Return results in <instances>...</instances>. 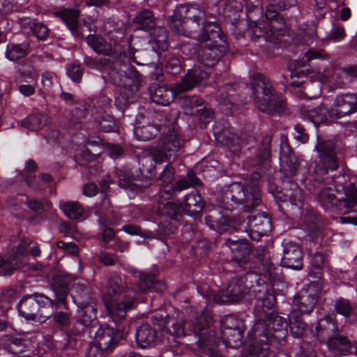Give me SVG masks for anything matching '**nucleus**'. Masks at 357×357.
Listing matches in <instances>:
<instances>
[{
    "label": "nucleus",
    "instance_id": "nucleus-10",
    "mask_svg": "<svg viewBox=\"0 0 357 357\" xmlns=\"http://www.w3.org/2000/svg\"><path fill=\"white\" fill-rule=\"evenodd\" d=\"M50 314L46 315L51 326L52 336L60 343L61 349H76L79 340L74 325L75 318L73 317L69 303H53L47 308Z\"/></svg>",
    "mask_w": 357,
    "mask_h": 357
},
{
    "label": "nucleus",
    "instance_id": "nucleus-36",
    "mask_svg": "<svg viewBox=\"0 0 357 357\" xmlns=\"http://www.w3.org/2000/svg\"><path fill=\"white\" fill-rule=\"evenodd\" d=\"M270 285L266 286V291L261 299L257 301V307H256L255 321L261 319L264 314L277 313L273 310L276 303V297L274 292V288Z\"/></svg>",
    "mask_w": 357,
    "mask_h": 357
},
{
    "label": "nucleus",
    "instance_id": "nucleus-57",
    "mask_svg": "<svg viewBox=\"0 0 357 357\" xmlns=\"http://www.w3.org/2000/svg\"><path fill=\"white\" fill-rule=\"evenodd\" d=\"M68 77L74 83H79L84 75V67L82 64L71 63L66 68Z\"/></svg>",
    "mask_w": 357,
    "mask_h": 357
},
{
    "label": "nucleus",
    "instance_id": "nucleus-31",
    "mask_svg": "<svg viewBox=\"0 0 357 357\" xmlns=\"http://www.w3.org/2000/svg\"><path fill=\"white\" fill-rule=\"evenodd\" d=\"M303 215V222L311 241L316 244L319 243V238H321L323 235L325 227L323 216L317 209L313 208H307L305 213H303L301 216ZM285 215L287 217L292 216L290 213L289 215ZM293 217H295V215H293ZM298 217H301V215H298ZM296 218H298V216H296Z\"/></svg>",
    "mask_w": 357,
    "mask_h": 357
},
{
    "label": "nucleus",
    "instance_id": "nucleus-40",
    "mask_svg": "<svg viewBox=\"0 0 357 357\" xmlns=\"http://www.w3.org/2000/svg\"><path fill=\"white\" fill-rule=\"evenodd\" d=\"M93 119L94 124L100 132L105 133L119 132V123L113 115L107 113H100V114L93 116Z\"/></svg>",
    "mask_w": 357,
    "mask_h": 357
},
{
    "label": "nucleus",
    "instance_id": "nucleus-16",
    "mask_svg": "<svg viewBox=\"0 0 357 357\" xmlns=\"http://www.w3.org/2000/svg\"><path fill=\"white\" fill-rule=\"evenodd\" d=\"M206 206V202L200 192L193 189L190 192L185 195L183 205L167 202L160 207L161 213L172 220L180 221L183 214L194 219L201 218L202 213Z\"/></svg>",
    "mask_w": 357,
    "mask_h": 357
},
{
    "label": "nucleus",
    "instance_id": "nucleus-55",
    "mask_svg": "<svg viewBox=\"0 0 357 357\" xmlns=\"http://www.w3.org/2000/svg\"><path fill=\"white\" fill-rule=\"evenodd\" d=\"M30 29L33 35L39 40L45 41L50 36V29L42 22H32Z\"/></svg>",
    "mask_w": 357,
    "mask_h": 357
},
{
    "label": "nucleus",
    "instance_id": "nucleus-4",
    "mask_svg": "<svg viewBox=\"0 0 357 357\" xmlns=\"http://www.w3.org/2000/svg\"><path fill=\"white\" fill-rule=\"evenodd\" d=\"M249 93L260 112L273 116H280L285 112L286 102L282 94L262 74L254 75L250 86L238 82L225 84L219 90L218 101L228 109L227 114H233L238 106L247 104Z\"/></svg>",
    "mask_w": 357,
    "mask_h": 357
},
{
    "label": "nucleus",
    "instance_id": "nucleus-8",
    "mask_svg": "<svg viewBox=\"0 0 357 357\" xmlns=\"http://www.w3.org/2000/svg\"><path fill=\"white\" fill-rule=\"evenodd\" d=\"M189 321H174L166 312H156L153 315V324H142L137 328L135 342L138 347L149 348L156 345L160 339L169 347H175L181 343V338L190 335L187 333Z\"/></svg>",
    "mask_w": 357,
    "mask_h": 357
},
{
    "label": "nucleus",
    "instance_id": "nucleus-7",
    "mask_svg": "<svg viewBox=\"0 0 357 357\" xmlns=\"http://www.w3.org/2000/svg\"><path fill=\"white\" fill-rule=\"evenodd\" d=\"M296 3L297 0H273L267 6L265 13L260 5L248 3L246 17L248 29L246 33L251 40L275 43L279 36H284L287 25L279 11L294 6Z\"/></svg>",
    "mask_w": 357,
    "mask_h": 357
},
{
    "label": "nucleus",
    "instance_id": "nucleus-24",
    "mask_svg": "<svg viewBox=\"0 0 357 357\" xmlns=\"http://www.w3.org/2000/svg\"><path fill=\"white\" fill-rule=\"evenodd\" d=\"M130 273L137 279V286L142 293H162L166 289L165 281L158 278L152 271H143L133 268L130 269Z\"/></svg>",
    "mask_w": 357,
    "mask_h": 357
},
{
    "label": "nucleus",
    "instance_id": "nucleus-15",
    "mask_svg": "<svg viewBox=\"0 0 357 357\" xmlns=\"http://www.w3.org/2000/svg\"><path fill=\"white\" fill-rule=\"evenodd\" d=\"M75 288L76 293L71 295L77 307V318L75 319L74 327L79 340L82 341V335L86 328L96 319L98 310L88 287L84 284H79Z\"/></svg>",
    "mask_w": 357,
    "mask_h": 357
},
{
    "label": "nucleus",
    "instance_id": "nucleus-42",
    "mask_svg": "<svg viewBox=\"0 0 357 357\" xmlns=\"http://www.w3.org/2000/svg\"><path fill=\"white\" fill-rule=\"evenodd\" d=\"M2 347L8 353L18 355L26 351L27 344L25 339L8 335L2 340Z\"/></svg>",
    "mask_w": 357,
    "mask_h": 357
},
{
    "label": "nucleus",
    "instance_id": "nucleus-32",
    "mask_svg": "<svg viewBox=\"0 0 357 357\" xmlns=\"http://www.w3.org/2000/svg\"><path fill=\"white\" fill-rule=\"evenodd\" d=\"M169 161L167 162L158 176V180L161 182L158 194L160 198L165 200L174 199L178 194V191H176L174 188L175 183H173L175 169Z\"/></svg>",
    "mask_w": 357,
    "mask_h": 357
},
{
    "label": "nucleus",
    "instance_id": "nucleus-11",
    "mask_svg": "<svg viewBox=\"0 0 357 357\" xmlns=\"http://www.w3.org/2000/svg\"><path fill=\"white\" fill-rule=\"evenodd\" d=\"M355 112H357V94L344 93L337 96L330 109L320 105L312 109L303 110L301 114L303 119L318 128L321 123H329V118L338 119Z\"/></svg>",
    "mask_w": 357,
    "mask_h": 357
},
{
    "label": "nucleus",
    "instance_id": "nucleus-2",
    "mask_svg": "<svg viewBox=\"0 0 357 357\" xmlns=\"http://www.w3.org/2000/svg\"><path fill=\"white\" fill-rule=\"evenodd\" d=\"M271 142L269 135L264 136L256 149L252 163L256 170L252 175L253 181L244 185L233 183L223 190L220 197V205L209 210L205 216L206 225L219 233L226 231L231 225V211L236 206L242 205L244 211L250 212L261 203V191L259 181L268 178L271 173Z\"/></svg>",
    "mask_w": 357,
    "mask_h": 357
},
{
    "label": "nucleus",
    "instance_id": "nucleus-51",
    "mask_svg": "<svg viewBox=\"0 0 357 357\" xmlns=\"http://www.w3.org/2000/svg\"><path fill=\"white\" fill-rule=\"evenodd\" d=\"M158 132V128L152 125L136 126L135 128V135L139 141H149L154 138Z\"/></svg>",
    "mask_w": 357,
    "mask_h": 357
},
{
    "label": "nucleus",
    "instance_id": "nucleus-62",
    "mask_svg": "<svg viewBox=\"0 0 357 357\" xmlns=\"http://www.w3.org/2000/svg\"><path fill=\"white\" fill-rule=\"evenodd\" d=\"M174 227L168 220L160 222L158 225L157 233L160 237H167L174 234Z\"/></svg>",
    "mask_w": 357,
    "mask_h": 357
},
{
    "label": "nucleus",
    "instance_id": "nucleus-28",
    "mask_svg": "<svg viewBox=\"0 0 357 357\" xmlns=\"http://www.w3.org/2000/svg\"><path fill=\"white\" fill-rule=\"evenodd\" d=\"M340 332L335 315L325 314L317 320L314 329L311 328L310 337L311 342L318 340L320 342H326L332 336Z\"/></svg>",
    "mask_w": 357,
    "mask_h": 357
},
{
    "label": "nucleus",
    "instance_id": "nucleus-56",
    "mask_svg": "<svg viewBox=\"0 0 357 357\" xmlns=\"http://www.w3.org/2000/svg\"><path fill=\"white\" fill-rule=\"evenodd\" d=\"M121 231L130 236H139L148 238L152 235V231L143 230L140 226L135 224H126L121 227Z\"/></svg>",
    "mask_w": 357,
    "mask_h": 357
},
{
    "label": "nucleus",
    "instance_id": "nucleus-53",
    "mask_svg": "<svg viewBox=\"0 0 357 357\" xmlns=\"http://www.w3.org/2000/svg\"><path fill=\"white\" fill-rule=\"evenodd\" d=\"M165 69L167 73L176 75L179 74L183 67L179 57L174 55H169L165 62Z\"/></svg>",
    "mask_w": 357,
    "mask_h": 357
},
{
    "label": "nucleus",
    "instance_id": "nucleus-6",
    "mask_svg": "<svg viewBox=\"0 0 357 357\" xmlns=\"http://www.w3.org/2000/svg\"><path fill=\"white\" fill-rule=\"evenodd\" d=\"M288 330L293 337L302 339L304 344L311 342L310 329L296 311H291L288 321L278 313L264 314L254 325L255 340L245 350L243 357H268L271 347H279L287 337Z\"/></svg>",
    "mask_w": 357,
    "mask_h": 357
},
{
    "label": "nucleus",
    "instance_id": "nucleus-61",
    "mask_svg": "<svg viewBox=\"0 0 357 357\" xmlns=\"http://www.w3.org/2000/svg\"><path fill=\"white\" fill-rule=\"evenodd\" d=\"M13 252L11 250L8 254L5 256H1L0 255V274L3 276H10L11 275V264L9 262H12L10 253Z\"/></svg>",
    "mask_w": 357,
    "mask_h": 357
},
{
    "label": "nucleus",
    "instance_id": "nucleus-13",
    "mask_svg": "<svg viewBox=\"0 0 357 357\" xmlns=\"http://www.w3.org/2000/svg\"><path fill=\"white\" fill-rule=\"evenodd\" d=\"M169 36L166 29L160 28L151 35L147 47L144 50H133L130 45L125 54L128 63L132 62L138 66H149L161 59L162 54L168 50Z\"/></svg>",
    "mask_w": 357,
    "mask_h": 357
},
{
    "label": "nucleus",
    "instance_id": "nucleus-60",
    "mask_svg": "<svg viewBox=\"0 0 357 357\" xmlns=\"http://www.w3.org/2000/svg\"><path fill=\"white\" fill-rule=\"evenodd\" d=\"M105 151L107 155L114 160L122 158L124 155L123 148L117 144L107 143Z\"/></svg>",
    "mask_w": 357,
    "mask_h": 357
},
{
    "label": "nucleus",
    "instance_id": "nucleus-25",
    "mask_svg": "<svg viewBox=\"0 0 357 357\" xmlns=\"http://www.w3.org/2000/svg\"><path fill=\"white\" fill-rule=\"evenodd\" d=\"M321 289L309 287L305 291H301L294 296V308L300 316L310 315L320 298Z\"/></svg>",
    "mask_w": 357,
    "mask_h": 357
},
{
    "label": "nucleus",
    "instance_id": "nucleus-26",
    "mask_svg": "<svg viewBox=\"0 0 357 357\" xmlns=\"http://www.w3.org/2000/svg\"><path fill=\"white\" fill-rule=\"evenodd\" d=\"M212 18L214 17L207 16L198 28L199 32L197 37L199 44H227V36L223 33L220 24L215 21H211Z\"/></svg>",
    "mask_w": 357,
    "mask_h": 357
},
{
    "label": "nucleus",
    "instance_id": "nucleus-52",
    "mask_svg": "<svg viewBox=\"0 0 357 357\" xmlns=\"http://www.w3.org/2000/svg\"><path fill=\"white\" fill-rule=\"evenodd\" d=\"M25 205L33 213V215L29 218L30 222H33L37 220L44 212L43 203L28 196L26 197Z\"/></svg>",
    "mask_w": 357,
    "mask_h": 357
},
{
    "label": "nucleus",
    "instance_id": "nucleus-1",
    "mask_svg": "<svg viewBox=\"0 0 357 357\" xmlns=\"http://www.w3.org/2000/svg\"><path fill=\"white\" fill-rule=\"evenodd\" d=\"M315 150L319 160L314 174H310L306 164L296 156L287 137H281L280 160L284 176L280 184L270 183L269 191L283 215L298 216L304 212L301 185L310 192L324 185L317 194V199L326 211L347 214L357 206V188L353 185L349 188L345 185L346 175L339 170L335 144L318 137Z\"/></svg>",
    "mask_w": 357,
    "mask_h": 357
},
{
    "label": "nucleus",
    "instance_id": "nucleus-38",
    "mask_svg": "<svg viewBox=\"0 0 357 357\" xmlns=\"http://www.w3.org/2000/svg\"><path fill=\"white\" fill-rule=\"evenodd\" d=\"M59 16L73 36L75 38H83L84 36L79 26V10L66 8L59 12Z\"/></svg>",
    "mask_w": 357,
    "mask_h": 357
},
{
    "label": "nucleus",
    "instance_id": "nucleus-20",
    "mask_svg": "<svg viewBox=\"0 0 357 357\" xmlns=\"http://www.w3.org/2000/svg\"><path fill=\"white\" fill-rule=\"evenodd\" d=\"M185 137L174 126L169 128L160 138L158 146L155 147L157 152L166 161L184 152Z\"/></svg>",
    "mask_w": 357,
    "mask_h": 357
},
{
    "label": "nucleus",
    "instance_id": "nucleus-23",
    "mask_svg": "<svg viewBox=\"0 0 357 357\" xmlns=\"http://www.w3.org/2000/svg\"><path fill=\"white\" fill-rule=\"evenodd\" d=\"M227 50V44H199V48L194 50V53L200 65L211 68L220 61Z\"/></svg>",
    "mask_w": 357,
    "mask_h": 357
},
{
    "label": "nucleus",
    "instance_id": "nucleus-48",
    "mask_svg": "<svg viewBox=\"0 0 357 357\" xmlns=\"http://www.w3.org/2000/svg\"><path fill=\"white\" fill-rule=\"evenodd\" d=\"M61 209L68 218L73 220L79 219L84 212V208L77 202H66L61 204Z\"/></svg>",
    "mask_w": 357,
    "mask_h": 357
},
{
    "label": "nucleus",
    "instance_id": "nucleus-35",
    "mask_svg": "<svg viewBox=\"0 0 357 357\" xmlns=\"http://www.w3.org/2000/svg\"><path fill=\"white\" fill-rule=\"evenodd\" d=\"M183 104L190 109L196 108V112L202 120L206 123L210 122L213 118V111L208 107L203 98L198 96H182Z\"/></svg>",
    "mask_w": 357,
    "mask_h": 357
},
{
    "label": "nucleus",
    "instance_id": "nucleus-9",
    "mask_svg": "<svg viewBox=\"0 0 357 357\" xmlns=\"http://www.w3.org/2000/svg\"><path fill=\"white\" fill-rule=\"evenodd\" d=\"M102 76L112 84L120 86L115 98L117 109L126 115L129 108L137 107V92L142 81V75L131 63H111L102 71ZM132 116V114H127Z\"/></svg>",
    "mask_w": 357,
    "mask_h": 357
},
{
    "label": "nucleus",
    "instance_id": "nucleus-46",
    "mask_svg": "<svg viewBox=\"0 0 357 357\" xmlns=\"http://www.w3.org/2000/svg\"><path fill=\"white\" fill-rule=\"evenodd\" d=\"M202 185L200 179L197 176L192 170H189L185 178H182L175 182L176 191L180 193L181 191L190 187H195Z\"/></svg>",
    "mask_w": 357,
    "mask_h": 357
},
{
    "label": "nucleus",
    "instance_id": "nucleus-19",
    "mask_svg": "<svg viewBox=\"0 0 357 357\" xmlns=\"http://www.w3.org/2000/svg\"><path fill=\"white\" fill-rule=\"evenodd\" d=\"M52 303V298L43 293L24 295L17 305L19 315L26 321H36L38 316L46 317L43 313Z\"/></svg>",
    "mask_w": 357,
    "mask_h": 357
},
{
    "label": "nucleus",
    "instance_id": "nucleus-44",
    "mask_svg": "<svg viewBox=\"0 0 357 357\" xmlns=\"http://www.w3.org/2000/svg\"><path fill=\"white\" fill-rule=\"evenodd\" d=\"M223 245L227 247L231 253H235V256H239L238 251L242 250L244 255L252 253V248L248 240L241 239L234 236L225 239Z\"/></svg>",
    "mask_w": 357,
    "mask_h": 357
},
{
    "label": "nucleus",
    "instance_id": "nucleus-45",
    "mask_svg": "<svg viewBox=\"0 0 357 357\" xmlns=\"http://www.w3.org/2000/svg\"><path fill=\"white\" fill-rule=\"evenodd\" d=\"M224 13L226 17L229 18L233 25L238 23L241 13L243 12V5L236 0H227L224 3Z\"/></svg>",
    "mask_w": 357,
    "mask_h": 357
},
{
    "label": "nucleus",
    "instance_id": "nucleus-29",
    "mask_svg": "<svg viewBox=\"0 0 357 357\" xmlns=\"http://www.w3.org/2000/svg\"><path fill=\"white\" fill-rule=\"evenodd\" d=\"M139 170L142 176L145 178L143 183V188H148L151 184V179L156 178L158 169H160V165L166 162L161 155L153 148L146 155L139 158Z\"/></svg>",
    "mask_w": 357,
    "mask_h": 357
},
{
    "label": "nucleus",
    "instance_id": "nucleus-59",
    "mask_svg": "<svg viewBox=\"0 0 357 357\" xmlns=\"http://www.w3.org/2000/svg\"><path fill=\"white\" fill-rule=\"evenodd\" d=\"M22 124L29 129L38 130L42 128L43 121L39 115L31 114L23 119Z\"/></svg>",
    "mask_w": 357,
    "mask_h": 357
},
{
    "label": "nucleus",
    "instance_id": "nucleus-43",
    "mask_svg": "<svg viewBox=\"0 0 357 357\" xmlns=\"http://www.w3.org/2000/svg\"><path fill=\"white\" fill-rule=\"evenodd\" d=\"M137 28L149 31L155 26V18L153 12L149 9L139 11L133 20Z\"/></svg>",
    "mask_w": 357,
    "mask_h": 357
},
{
    "label": "nucleus",
    "instance_id": "nucleus-27",
    "mask_svg": "<svg viewBox=\"0 0 357 357\" xmlns=\"http://www.w3.org/2000/svg\"><path fill=\"white\" fill-rule=\"evenodd\" d=\"M248 236L252 241H259L264 236H268L273 228L272 220L266 212L252 213L248 217Z\"/></svg>",
    "mask_w": 357,
    "mask_h": 357
},
{
    "label": "nucleus",
    "instance_id": "nucleus-58",
    "mask_svg": "<svg viewBox=\"0 0 357 357\" xmlns=\"http://www.w3.org/2000/svg\"><path fill=\"white\" fill-rule=\"evenodd\" d=\"M310 264L312 271L316 273H319L322 271V267L324 265L325 257L321 252L317 251L314 253H310Z\"/></svg>",
    "mask_w": 357,
    "mask_h": 357
},
{
    "label": "nucleus",
    "instance_id": "nucleus-18",
    "mask_svg": "<svg viewBox=\"0 0 357 357\" xmlns=\"http://www.w3.org/2000/svg\"><path fill=\"white\" fill-rule=\"evenodd\" d=\"M249 292V287L241 280L239 275L236 274L232 277L226 289H222L214 293L207 288L203 297L206 298V303L208 304L209 298L213 297V302L218 305H231L241 301Z\"/></svg>",
    "mask_w": 357,
    "mask_h": 357
},
{
    "label": "nucleus",
    "instance_id": "nucleus-14",
    "mask_svg": "<svg viewBox=\"0 0 357 357\" xmlns=\"http://www.w3.org/2000/svg\"><path fill=\"white\" fill-rule=\"evenodd\" d=\"M206 17V11L197 3L179 4L169 17V26L176 34L186 35L198 29Z\"/></svg>",
    "mask_w": 357,
    "mask_h": 357
},
{
    "label": "nucleus",
    "instance_id": "nucleus-50",
    "mask_svg": "<svg viewBox=\"0 0 357 357\" xmlns=\"http://www.w3.org/2000/svg\"><path fill=\"white\" fill-rule=\"evenodd\" d=\"M85 41L96 53L102 54L107 52L106 42L102 36L89 34L86 37Z\"/></svg>",
    "mask_w": 357,
    "mask_h": 357
},
{
    "label": "nucleus",
    "instance_id": "nucleus-33",
    "mask_svg": "<svg viewBox=\"0 0 357 357\" xmlns=\"http://www.w3.org/2000/svg\"><path fill=\"white\" fill-rule=\"evenodd\" d=\"M334 315H340L349 325L357 324V302L342 296L333 301Z\"/></svg>",
    "mask_w": 357,
    "mask_h": 357
},
{
    "label": "nucleus",
    "instance_id": "nucleus-30",
    "mask_svg": "<svg viewBox=\"0 0 357 357\" xmlns=\"http://www.w3.org/2000/svg\"><path fill=\"white\" fill-rule=\"evenodd\" d=\"M282 246L281 266L292 270H301L303 267V251L301 245L289 241H283Z\"/></svg>",
    "mask_w": 357,
    "mask_h": 357
},
{
    "label": "nucleus",
    "instance_id": "nucleus-34",
    "mask_svg": "<svg viewBox=\"0 0 357 357\" xmlns=\"http://www.w3.org/2000/svg\"><path fill=\"white\" fill-rule=\"evenodd\" d=\"M327 347L330 352L335 356H344L352 353L353 346L347 336L337 332L326 342Z\"/></svg>",
    "mask_w": 357,
    "mask_h": 357
},
{
    "label": "nucleus",
    "instance_id": "nucleus-21",
    "mask_svg": "<svg viewBox=\"0 0 357 357\" xmlns=\"http://www.w3.org/2000/svg\"><path fill=\"white\" fill-rule=\"evenodd\" d=\"M32 241L29 238H22L19 244L13 252L10 253L11 264V275L16 271L21 269L28 264L29 256L39 257L41 255V250L38 244L29 248Z\"/></svg>",
    "mask_w": 357,
    "mask_h": 357
},
{
    "label": "nucleus",
    "instance_id": "nucleus-54",
    "mask_svg": "<svg viewBox=\"0 0 357 357\" xmlns=\"http://www.w3.org/2000/svg\"><path fill=\"white\" fill-rule=\"evenodd\" d=\"M19 298L18 291L13 288L3 289L0 294V303L3 306H8V310L12 308L13 305Z\"/></svg>",
    "mask_w": 357,
    "mask_h": 357
},
{
    "label": "nucleus",
    "instance_id": "nucleus-12",
    "mask_svg": "<svg viewBox=\"0 0 357 357\" xmlns=\"http://www.w3.org/2000/svg\"><path fill=\"white\" fill-rule=\"evenodd\" d=\"M209 75L210 73L206 69H203L200 66H195L188 70L176 89L166 85H158L156 88L152 86L150 89L151 99L157 105L167 106L174 100L176 93L190 91L202 84Z\"/></svg>",
    "mask_w": 357,
    "mask_h": 357
},
{
    "label": "nucleus",
    "instance_id": "nucleus-22",
    "mask_svg": "<svg viewBox=\"0 0 357 357\" xmlns=\"http://www.w3.org/2000/svg\"><path fill=\"white\" fill-rule=\"evenodd\" d=\"M73 278L67 274L59 273L55 274L51 280L50 288L54 293L53 303H68L69 295L76 293V286Z\"/></svg>",
    "mask_w": 357,
    "mask_h": 357
},
{
    "label": "nucleus",
    "instance_id": "nucleus-37",
    "mask_svg": "<svg viewBox=\"0 0 357 357\" xmlns=\"http://www.w3.org/2000/svg\"><path fill=\"white\" fill-rule=\"evenodd\" d=\"M30 52L29 40H25L21 43H8L6 48L5 57L8 60L16 63L26 57Z\"/></svg>",
    "mask_w": 357,
    "mask_h": 357
},
{
    "label": "nucleus",
    "instance_id": "nucleus-3",
    "mask_svg": "<svg viewBox=\"0 0 357 357\" xmlns=\"http://www.w3.org/2000/svg\"><path fill=\"white\" fill-rule=\"evenodd\" d=\"M211 311L202 310V313L193 319L189 320L188 333L190 335L198 337L197 344L200 349L208 351L211 357H221L220 352L225 348L236 349L244 343L249 342L242 351V357L245 350L248 348L255 340L253 332L254 326L245 336L246 329L243 319H239L234 314L226 315L220 322V331L212 329L211 322L212 317Z\"/></svg>",
    "mask_w": 357,
    "mask_h": 357
},
{
    "label": "nucleus",
    "instance_id": "nucleus-63",
    "mask_svg": "<svg viewBox=\"0 0 357 357\" xmlns=\"http://www.w3.org/2000/svg\"><path fill=\"white\" fill-rule=\"evenodd\" d=\"M108 353V351L100 348V347L96 344H89L86 353V357H106Z\"/></svg>",
    "mask_w": 357,
    "mask_h": 357
},
{
    "label": "nucleus",
    "instance_id": "nucleus-17",
    "mask_svg": "<svg viewBox=\"0 0 357 357\" xmlns=\"http://www.w3.org/2000/svg\"><path fill=\"white\" fill-rule=\"evenodd\" d=\"M282 268L275 266L274 264L270 262L264 268L263 274L259 273L252 268V263L243 267L241 272H231L237 274L243 280L245 284L250 288L255 286L261 287L265 284L270 285L272 287H277L280 283L284 282V277L282 273Z\"/></svg>",
    "mask_w": 357,
    "mask_h": 357
},
{
    "label": "nucleus",
    "instance_id": "nucleus-49",
    "mask_svg": "<svg viewBox=\"0 0 357 357\" xmlns=\"http://www.w3.org/2000/svg\"><path fill=\"white\" fill-rule=\"evenodd\" d=\"M109 63V59L105 57H93L86 54L83 57V63L85 67L101 73L104 71Z\"/></svg>",
    "mask_w": 357,
    "mask_h": 357
},
{
    "label": "nucleus",
    "instance_id": "nucleus-41",
    "mask_svg": "<svg viewBox=\"0 0 357 357\" xmlns=\"http://www.w3.org/2000/svg\"><path fill=\"white\" fill-rule=\"evenodd\" d=\"M239 256H235V253H231V260L223 265V271L231 272H241L243 267H247L251 264L250 255L248 253L244 255L242 250L238 251Z\"/></svg>",
    "mask_w": 357,
    "mask_h": 357
},
{
    "label": "nucleus",
    "instance_id": "nucleus-47",
    "mask_svg": "<svg viewBox=\"0 0 357 357\" xmlns=\"http://www.w3.org/2000/svg\"><path fill=\"white\" fill-rule=\"evenodd\" d=\"M213 243L206 238H202L197 240L192 247V252L200 259L205 260V258L211 251Z\"/></svg>",
    "mask_w": 357,
    "mask_h": 357
},
{
    "label": "nucleus",
    "instance_id": "nucleus-39",
    "mask_svg": "<svg viewBox=\"0 0 357 357\" xmlns=\"http://www.w3.org/2000/svg\"><path fill=\"white\" fill-rule=\"evenodd\" d=\"M116 171L121 186L132 188L137 192H143L145 190L143 184L137 183L139 181L135 177L130 167L125 166L116 168Z\"/></svg>",
    "mask_w": 357,
    "mask_h": 357
},
{
    "label": "nucleus",
    "instance_id": "nucleus-5",
    "mask_svg": "<svg viewBox=\"0 0 357 357\" xmlns=\"http://www.w3.org/2000/svg\"><path fill=\"white\" fill-rule=\"evenodd\" d=\"M110 301L105 307L109 321L100 325L96 333L94 341L100 348L111 352L119 342L126 337L129 321L127 319L128 310L135 308L138 303L137 293L133 288L123 286L119 276H112L109 280L107 291Z\"/></svg>",
    "mask_w": 357,
    "mask_h": 357
},
{
    "label": "nucleus",
    "instance_id": "nucleus-64",
    "mask_svg": "<svg viewBox=\"0 0 357 357\" xmlns=\"http://www.w3.org/2000/svg\"><path fill=\"white\" fill-rule=\"evenodd\" d=\"M294 357H318L316 351L308 344H302Z\"/></svg>",
    "mask_w": 357,
    "mask_h": 357
}]
</instances>
